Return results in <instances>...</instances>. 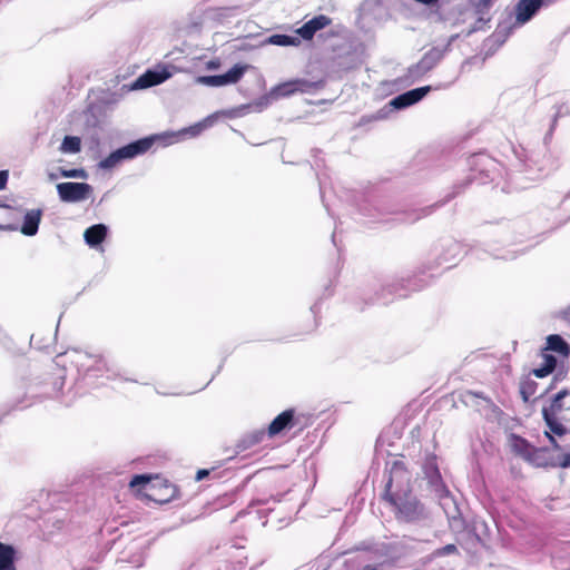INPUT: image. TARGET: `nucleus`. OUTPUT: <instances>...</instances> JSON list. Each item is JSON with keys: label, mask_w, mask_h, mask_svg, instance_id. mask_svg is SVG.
<instances>
[{"label": "nucleus", "mask_w": 570, "mask_h": 570, "mask_svg": "<svg viewBox=\"0 0 570 570\" xmlns=\"http://www.w3.org/2000/svg\"><path fill=\"white\" fill-rule=\"evenodd\" d=\"M209 473H210V471H209V470H207V469L198 470V471H197V474H196V480H197V481H202V480H204L206 476H208V475H209Z\"/></svg>", "instance_id": "33"}, {"label": "nucleus", "mask_w": 570, "mask_h": 570, "mask_svg": "<svg viewBox=\"0 0 570 570\" xmlns=\"http://www.w3.org/2000/svg\"><path fill=\"white\" fill-rule=\"evenodd\" d=\"M362 570H377V567L373 564H366Z\"/></svg>", "instance_id": "37"}, {"label": "nucleus", "mask_w": 570, "mask_h": 570, "mask_svg": "<svg viewBox=\"0 0 570 570\" xmlns=\"http://www.w3.org/2000/svg\"><path fill=\"white\" fill-rule=\"evenodd\" d=\"M567 314H568V315L570 314V305H569V308H568V311H567Z\"/></svg>", "instance_id": "41"}, {"label": "nucleus", "mask_w": 570, "mask_h": 570, "mask_svg": "<svg viewBox=\"0 0 570 570\" xmlns=\"http://www.w3.org/2000/svg\"><path fill=\"white\" fill-rule=\"evenodd\" d=\"M265 436L264 431H256L253 434L248 435L243 442L246 444L245 448L255 445L259 443Z\"/></svg>", "instance_id": "29"}, {"label": "nucleus", "mask_w": 570, "mask_h": 570, "mask_svg": "<svg viewBox=\"0 0 570 570\" xmlns=\"http://www.w3.org/2000/svg\"><path fill=\"white\" fill-rule=\"evenodd\" d=\"M547 350L556 352L563 357L570 355V345L558 334H552L547 337Z\"/></svg>", "instance_id": "17"}, {"label": "nucleus", "mask_w": 570, "mask_h": 570, "mask_svg": "<svg viewBox=\"0 0 570 570\" xmlns=\"http://www.w3.org/2000/svg\"><path fill=\"white\" fill-rule=\"evenodd\" d=\"M9 171L0 170V190L4 189L8 183Z\"/></svg>", "instance_id": "32"}, {"label": "nucleus", "mask_w": 570, "mask_h": 570, "mask_svg": "<svg viewBox=\"0 0 570 570\" xmlns=\"http://www.w3.org/2000/svg\"><path fill=\"white\" fill-rule=\"evenodd\" d=\"M41 216V209L28 210L23 217V223L20 228V232L26 236H35L38 233Z\"/></svg>", "instance_id": "15"}, {"label": "nucleus", "mask_w": 570, "mask_h": 570, "mask_svg": "<svg viewBox=\"0 0 570 570\" xmlns=\"http://www.w3.org/2000/svg\"><path fill=\"white\" fill-rule=\"evenodd\" d=\"M458 551V548L455 544H446L438 550H435L434 556L442 557L446 554H452Z\"/></svg>", "instance_id": "30"}, {"label": "nucleus", "mask_w": 570, "mask_h": 570, "mask_svg": "<svg viewBox=\"0 0 570 570\" xmlns=\"http://www.w3.org/2000/svg\"><path fill=\"white\" fill-rule=\"evenodd\" d=\"M423 473H424L425 479L428 480L429 484L433 489V491L440 498L448 495L449 491L442 480L435 455L429 454L425 456V460L423 463Z\"/></svg>", "instance_id": "8"}, {"label": "nucleus", "mask_w": 570, "mask_h": 570, "mask_svg": "<svg viewBox=\"0 0 570 570\" xmlns=\"http://www.w3.org/2000/svg\"><path fill=\"white\" fill-rule=\"evenodd\" d=\"M247 65H235L224 75L199 76L196 82L208 87H222L238 82L247 70Z\"/></svg>", "instance_id": "5"}, {"label": "nucleus", "mask_w": 570, "mask_h": 570, "mask_svg": "<svg viewBox=\"0 0 570 570\" xmlns=\"http://www.w3.org/2000/svg\"><path fill=\"white\" fill-rule=\"evenodd\" d=\"M294 417L293 410H286L277 415L268 425V435L274 436L289 426Z\"/></svg>", "instance_id": "16"}, {"label": "nucleus", "mask_w": 570, "mask_h": 570, "mask_svg": "<svg viewBox=\"0 0 570 570\" xmlns=\"http://www.w3.org/2000/svg\"><path fill=\"white\" fill-rule=\"evenodd\" d=\"M92 187L87 183H60L57 193L61 202L78 203L89 197Z\"/></svg>", "instance_id": "6"}, {"label": "nucleus", "mask_w": 570, "mask_h": 570, "mask_svg": "<svg viewBox=\"0 0 570 570\" xmlns=\"http://www.w3.org/2000/svg\"><path fill=\"white\" fill-rule=\"evenodd\" d=\"M384 499L394 508L399 520L416 522L428 517L424 505L412 493L411 473L402 461H394L390 468Z\"/></svg>", "instance_id": "1"}, {"label": "nucleus", "mask_w": 570, "mask_h": 570, "mask_svg": "<svg viewBox=\"0 0 570 570\" xmlns=\"http://www.w3.org/2000/svg\"><path fill=\"white\" fill-rule=\"evenodd\" d=\"M331 22L332 21L327 16L320 14L305 22L301 28L296 30V33L298 35L299 39L312 40L318 30L326 28L331 24Z\"/></svg>", "instance_id": "12"}, {"label": "nucleus", "mask_w": 570, "mask_h": 570, "mask_svg": "<svg viewBox=\"0 0 570 570\" xmlns=\"http://www.w3.org/2000/svg\"><path fill=\"white\" fill-rule=\"evenodd\" d=\"M542 358L543 363L541 366L532 370V374L539 379H543L552 373L557 366V358L552 354L544 353Z\"/></svg>", "instance_id": "20"}, {"label": "nucleus", "mask_w": 570, "mask_h": 570, "mask_svg": "<svg viewBox=\"0 0 570 570\" xmlns=\"http://www.w3.org/2000/svg\"><path fill=\"white\" fill-rule=\"evenodd\" d=\"M547 435L549 436L550 442L552 443L553 448H554L556 450H560V445L557 443V441L554 440V438H553V436H551V435H549L548 433H547Z\"/></svg>", "instance_id": "35"}, {"label": "nucleus", "mask_w": 570, "mask_h": 570, "mask_svg": "<svg viewBox=\"0 0 570 570\" xmlns=\"http://www.w3.org/2000/svg\"><path fill=\"white\" fill-rule=\"evenodd\" d=\"M215 121V118L214 116H208L207 118H205L204 120L188 127V128H185L181 132L183 134H188L189 136L191 137H196L198 136L202 131H204L205 129L209 128Z\"/></svg>", "instance_id": "23"}, {"label": "nucleus", "mask_w": 570, "mask_h": 570, "mask_svg": "<svg viewBox=\"0 0 570 570\" xmlns=\"http://www.w3.org/2000/svg\"><path fill=\"white\" fill-rule=\"evenodd\" d=\"M48 176H49V180H51V181H53V180H56L58 178V176L56 174H53V173H49Z\"/></svg>", "instance_id": "38"}, {"label": "nucleus", "mask_w": 570, "mask_h": 570, "mask_svg": "<svg viewBox=\"0 0 570 570\" xmlns=\"http://www.w3.org/2000/svg\"><path fill=\"white\" fill-rule=\"evenodd\" d=\"M390 106H392L394 109H404L412 105L409 102L407 98H405V95L401 94L390 101Z\"/></svg>", "instance_id": "27"}, {"label": "nucleus", "mask_w": 570, "mask_h": 570, "mask_svg": "<svg viewBox=\"0 0 570 570\" xmlns=\"http://www.w3.org/2000/svg\"><path fill=\"white\" fill-rule=\"evenodd\" d=\"M556 0H546L547 3H553Z\"/></svg>", "instance_id": "40"}, {"label": "nucleus", "mask_w": 570, "mask_h": 570, "mask_svg": "<svg viewBox=\"0 0 570 570\" xmlns=\"http://www.w3.org/2000/svg\"><path fill=\"white\" fill-rule=\"evenodd\" d=\"M552 389V384L549 386V387H546L543 389L540 393H539V396H543L544 394H547L550 390Z\"/></svg>", "instance_id": "36"}, {"label": "nucleus", "mask_w": 570, "mask_h": 570, "mask_svg": "<svg viewBox=\"0 0 570 570\" xmlns=\"http://www.w3.org/2000/svg\"><path fill=\"white\" fill-rule=\"evenodd\" d=\"M14 557L13 547L0 542V570H16Z\"/></svg>", "instance_id": "18"}, {"label": "nucleus", "mask_w": 570, "mask_h": 570, "mask_svg": "<svg viewBox=\"0 0 570 570\" xmlns=\"http://www.w3.org/2000/svg\"><path fill=\"white\" fill-rule=\"evenodd\" d=\"M263 45H274L281 47H297L301 45V39L298 36H288V35H272L267 37Z\"/></svg>", "instance_id": "19"}, {"label": "nucleus", "mask_w": 570, "mask_h": 570, "mask_svg": "<svg viewBox=\"0 0 570 570\" xmlns=\"http://www.w3.org/2000/svg\"><path fill=\"white\" fill-rule=\"evenodd\" d=\"M216 67H217L216 62H214V61L208 62V68H216Z\"/></svg>", "instance_id": "39"}, {"label": "nucleus", "mask_w": 570, "mask_h": 570, "mask_svg": "<svg viewBox=\"0 0 570 570\" xmlns=\"http://www.w3.org/2000/svg\"><path fill=\"white\" fill-rule=\"evenodd\" d=\"M149 480H150V479H149V476H148V475H145V474H138V475H135V476L131 479V481H130L129 485H130L131 488H135V487H138V485H140V484H146V483H148V482H149Z\"/></svg>", "instance_id": "31"}, {"label": "nucleus", "mask_w": 570, "mask_h": 570, "mask_svg": "<svg viewBox=\"0 0 570 570\" xmlns=\"http://www.w3.org/2000/svg\"><path fill=\"white\" fill-rule=\"evenodd\" d=\"M512 451L535 468H570V453L554 455L548 448H535L525 439L511 434Z\"/></svg>", "instance_id": "2"}, {"label": "nucleus", "mask_w": 570, "mask_h": 570, "mask_svg": "<svg viewBox=\"0 0 570 570\" xmlns=\"http://www.w3.org/2000/svg\"><path fill=\"white\" fill-rule=\"evenodd\" d=\"M171 77V71L168 67H158L155 69L147 70L145 73L139 76L132 83V89H145L153 86L163 83Z\"/></svg>", "instance_id": "10"}, {"label": "nucleus", "mask_w": 570, "mask_h": 570, "mask_svg": "<svg viewBox=\"0 0 570 570\" xmlns=\"http://www.w3.org/2000/svg\"><path fill=\"white\" fill-rule=\"evenodd\" d=\"M415 1L426 4V6H431V4H434L435 2H438V0H415Z\"/></svg>", "instance_id": "34"}, {"label": "nucleus", "mask_w": 570, "mask_h": 570, "mask_svg": "<svg viewBox=\"0 0 570 570\" xmlns=\"http://www.w3.org/2000/svg\"><path fill=\"white\" fill-rule=\"evenodd\" d=\"M542 416L552 433L563 435L570 432V391H559L550 404L542 407Z\"/></svg>", "instance_id": "3"}, {"label": "nucleus", "mask_w": 570, "mask_h": 570, "mask_svg": "<svg viewBox=\"0 0 570 570\" xmlns=\"http://www.w3.org/2000/svg\"><path fill=\"white\" fill-rule=\"evenodd\" d=\"M539 384L530 379L525 377L520 382V394L524 402H529L532 396L538 393Z\"/></svg>", "instance_id": "21"}, {"label": "nucleus", "mask_w": 570, "mask_h": 570, "mask_svg": "<svg viewBox=\"0 0 570 570\" xmlns=\"http://www.w3.org/2000/svg\"><path fill=\"white\" fill-rule=\"evenodd\" d=\"M60 175L66 178H86L87 173L85 169H60Z\"/></svg>", "instance_id": "28"}, {"label": "nucleus", "mask_w": 570, "mask_h": 570, "mask_svg": "<svg viewBox=\"0 0 570 570\" xmlns=\"http://www.w3.org/2000/svg\"><path fill=\"white\" fill-rule=\"evenodd\" d=\"M316 87L317 85L315 82H311L306 79H292L275 86L271 95L274 98H285L297 92H311Z\"/></svg>", "instance_id": "9"}, {"label": "nucleus", "mask_w": 570, "mask_h": 570, "mask_svg": "<svg viewBox=\"0 0 570 570\" xmlns=\"http://www.w3.org/2000/svg\"><path fill=\"white\" fill-rule=\"evenodd\" d=\"M546 0H520L515 6L517 22L523 24L531 20L542 6H548Z\"/></svg>", "instance_id": "11"}, {"label": "nucleus", "mask_w": 570, "mask_h": 570, "mask_svg": "<svg viewBox=\"0 0 570 570\" xmlns=\"http://www.w3.org/2000/svg\"><path fill=\"white\" fill-rule=\"evenodd\" d=\"M456 36H452L449 43L444 49H440L434 47L430 49L421 60L410 68V73L412 77H421L432 70L444 57L445 51L449 49L451 41L455 39Z\"/></svg>", "instance_id": "7"}, {"label": "nucleus", "mask_w": 570, "mask_h": 570, "mask_svg": "<svg viewBox=\"0 0 570 570\" xmlns=\"http://www.w3.org/2000/svg\"><path fill=\"white\" fill-rule=\"evenodd\" d=\"M81 150V140L77 136H66L61 142L60 151L63 154H77Z\"/></svg>", "instance_id": "22"}, {"label": "nucleus", "mask_w": 570, "mask_h": 570, "mask_svg": "<svg viewBox=\"0 0 570 570\" xmlns=\"http://www.w3.org/2000/svg\"><path fill=\"white\" fill-rule=\"evenodd\" d=\"M108 227L105 224H96L88 227L83 233L86 244L91 248H97L105 240Z\"/></svg>", "instance_id": "14"}, {"label": "nucleus", "mask_w": 570, "mask_h": 570, "mask_svg": "<svg viewBox=\"0 0 570 570\" xmlns=\"http://www.w3.org/2000/svg\"><path fill=\"white\" fill-rule=\"evenodd\" d=\"M157 139L158 136L153 135L129 142L128 145L110 153L106 158L99 161L98 166L100 169L108 170L112 169L121 161L131 160L138 156L145 155L154 146Z\"/></svg>", "instance_id": "4"}, {"label": "nucleus", "mask_w": 570, "mask_h": 570, "mask_svg": "<svg viewBox=\"0 0 570 570\" xmlns=\"http://www.w3.org/2000/svg\"><path fill=\"white\" fill-rule=\"evenodd\" d=\"M494 0H478L474 3L475 12L480 16L479 20L483 21L484 16L489 12L492 7Z\"/></svg>", "instance_id": "26"}, {"label": "nucleus", "mask_w": 570, "mask_h": 570, "mask_svg": "<svg viewBox=\"0 0 570 570\" xmlns=\"http://www.w3.org/2000/svg\"><path fill=\"white\" fill-rule=\"evenodd\" d=\"M88 362L82 363V366H87V373H92V376H99L104 373L114 372V364L100 355H91L86 353Z\"/></svg>", "instance_id": "13"}, {"label": "nucleus", "mask_w": 570, "mask_h": 570, "mask_svg": "<svg viewBox=\"0 0 570 570\" xmlns=\"http://www.w3.org/2000/svg\"><path fill=\"white\" fill-rule=\"evenodd\" d=\"M446 248V254L440 257V264H451L461 253V246L453 240L448 242Z\"/></svg>", "instance_id": "24"}, {"label": "nucleus", "mask_w": 570, "mask_h": 570, "mask_svg": "<svg viewBox=\"0 0 570 570\" xmlns=\"http://www.w3.org/2000/svg\"><path fill=\"white\" fill-rule=\"evenodd\" d=\"M430 90H431V87L425 86V87H420V88L409 90V91L404 92V95H405V98H407L409 102L411 105H414V104L419 102L421 99H423L425 97V95L428 92H430Z\"/></svg>", "instance_id": "25"}]
</instances>
